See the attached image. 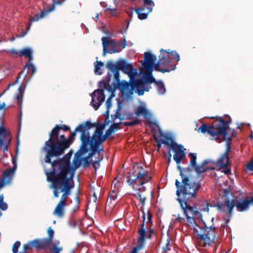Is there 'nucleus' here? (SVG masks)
Instances as JSON below:
<instances>
[{"label":"nucleus","mask_w":253,"mask_h":253,"mask_svg":"<svg viewBox=\"0 0 253 253\" xmlns=\"http://www.w3.org/2000/svg\"><path fill=\"white\" fill-rule=\"evenodd\" d=\"M106 67L108 69L111 73L114 75V80L113 83L118 85L121 82L120 79V70L112 61H109L106 64Z\"/></svg>","instance_id":"4be33fe9"},{"label":"nucleus","mask_w":253,"mask_h":253,"mask_svg":"<svg viewBox=\"0 0 253 253\" xmlns=\"http://www.w3.org/2000/svg\"><path fill=\"white\" fill-rule=\"evenodd\" d=\"M34 244L33 243V241H31L27 244L24 245L23 251H24V253H25L27 251L32 250Z\"/></svg>","instance_id":"37998d69"},{"label":"nucleus","mask_w":253,"mask_h":253,"mask_svg":"<svg viewBox=\"0 0 253 253\" xmlns=\"http://www.w3.org/2000/svg\"><path fill=\"white\" fill-rule=\"evenodd\" d=\"M113 43L110 45L111 48L109 49H107L106 53L112 54L115 53L119 52L121 49H118L117 48V42L116 41H114Z\"/></svg>","instance_id":"e433bc0d"},{"label":"nucleus","mask_w":253,"mask_h":253,"mask_svg":"<svg viewBox=\"0 0 253 253\" xmlns=\"http://www.w3.org/2000/svg\"><path fill=\"white\" fill-rule=\"evenodd\" d=\"M71 154L67 153L62 158L60 156H57L51 159L50 162H47L46 161V154L44 155V163L43 165L44 173L47 172L53 171L57 172V170H59V172H63V173H69L71 178L73 177L74 169L70 165V159Z\"/></svg>","instance_id":"39448f33"},{"label":"nucleus","mask_w":253,"mask_h":253,"mask_svg":"<svg viewBox=\"0 0 253 253\" xmlns=\"http://www.w3.org/2000/svg\"><path fill=\"white\" fill-rule=\"evenodd\" d=\"M25 67L27 69H31V77L33 76L36 73L37 69L36 67L32 63V61L29 62L28 64H26Z\"/></svg>","instance_id":"ea45409f"},{"label":"nucleus","mask_w":253,"mask_h":253,"mask_svg":"<svg viewBox=\"0 0 253 253\" xmlns=\"http://www.w3.org/2000/svg\"><path fill=\"white\" fill-rule=\"evenodd\" d=\"M95 126V123H92L90 121H87L84 123H83V125L76 129L77 130L79 129H84L83 135L80 137L81 145L80 149L76 153V155L78 157H80L88 151L89 144L93 143L100 146L104 142L103 139V131L101 130L96 129L93 135L92 136L89 135V130L91 127Z\"/></svg>","instance_id":"f03ea898"},{"label":"nucleus","mask_w":253,"mask_h":253,"mask_svg":"<svg viewBox=\"0 0 253 253\" xmlns=\"http://www.w3.org/2000/svg\"><path fill=\"white\" fill-rule=\"evenodd\" d=\"M68 196L67 195V194L64 193V192H63V194L61 196V198L59 201L60 202H61V203H64V204H66V201H67V198L68 197Z\"/></svg>","instance_id":"864d4df0"},{"label":"nucleus","mask_w":253,"mask_h":253,"mask_svg":"<svg viewBox=\"0 0 253 253\" xmlns=\"http://www.w3.org/2000/svg\"><path fill=\"white\" fill-rule=\"evenodd\" d=\"M152 215L150 211H149L147 212L148 221L146 222V224L150 227V228H151V225H152Z\"/></svg>","instance_id":"49530a36"},{"label":"nucleus","mask_w":253,"mask_h":253,"mask_svg":"<svg viewBox=\"0 0 253 253\" xmlns=\"http://www.w3.org/2000/svg\"><path fill=\"white\" fill-rule=\"evenodd\" d=\"M151 178L152 176L148 175L143 167L137 164L134 166L133 171L127 182L132 189H134L135 184L143 185L145 183L148 182Z\"/></svg>","instance_id":"0eeeda50"},{"label":"nucleus","mask_w":253,"mask_h":253,"mask_svg":"<svg viewBox=\"0 0 253 253\" xmlns=\"http://www.w3.org/2000/svg\"><path fill=\"white\" fill-rule=\"evenodd\" d=\"M230 151V146L229 145V144L226 143V150H225V152L223 153V154H224L226 156H229V153Z\"/></svg>","instance_id":"052dcab7"},{"label":"nucleus","mask_w":253,"mask_h":253,"mask_svg":"<svg viewBox=\"0 0 253 253\" xmlns=\"http://www.w3.org/2000/svg\"><path fill=\"white\" fill-rule=\"evenodd\" d=\"M61 3V2L60 0H54L53 4H52V5L51 7H49L47 9L43 8V10H42L41 11V12H40L39 13H37V14L35 15L33 17H31V18L29 19V22L28 23V24L27 25V31L25 33H24L21 36V37L24 36L26 34L27 31L30 30L32 22H37L39 20L45 17L49 13L53 11L55 9V5L60 4Z\"/></svg>","instance_id":"9b49d317"},{"label":"nucleus","mask_w":253,"mask_h":253,"mask_svg":"<svg viewBox=\"0 0 253 253\" xmlns=\"http://www.w3.org/2000/svg\"><path fill=\"white\" fill-rule=\"evenodd\" d=\"M54 232L53 230L51 228V227H48L47 230V234H48V237H46L45 238L50 243H51L53 236H54Z\"/></svg>","instance_id":"58836bf2"},{"label":"nucleus","mask_w":253,"mask_h":253,"mask_svg":"<svg viewBox=\"0 0 253 253\" xmlns=\"http://www.w3.org/2000/svg\"><path fill=\"white\" fill-rule=\"evenodd\" d=\"M109 116H107V118L105 119V122L103 124H105L106 125H108L110 123V120H108Z\"/></svg>","instance_id":"338daca9"},{"label":"nucleus","mask_w":253,"mask_h":253,"mask_svg":"<svg viewBox=\"0 0 253 253\" xmlns=\"http://www.w3.org/2000/svg\"><path fill=\"white\" fill-rule=\"evenodd\" d=\"M160 134L157 136L155 133L153 135V138L155 140L158 146V151H159L162 144H165L169 148L170 143L172 142L173 137L170 134L164 133L160 129H159Z\"/></svg>","instance_id":"4468645a"},{"label":"nucleus","mask_w":253,"mask_h":253,"mask_svg":"<svg viewBox=\"0 0 253 253\" xmlns=\"http://www.w3.org/2000/svg\"><path fill=\"white\" fill-rule=\"evenodd\" d=\"M91 104L95 110H97L105 100V95L103 89H98L94 91L92 95Z\"/></svg>","instance_id":"2eb2a0df"},{"label":"nucleus","mask_w":253,"mask_h":253,"mask_svg":"<svg viewBox=\"0 0 253 253\" xmlns=\"http://www.w3.org/2000/svg\"><path fill=\"white\" fill-rule=\"evenodd\" d=\"M111 77L112 75L110 74V73L108 72L106 77V81H102L100 82L98 85L100 87L103 85L105 89H107L109 92L111 93V95L114 96V93L116 89L118 88L117 87H118V85L113 83H112L113 86L110 84Z\"/></svg>","instance_id":"412c9836"},{"label":"nucleus","mask_w":253,"mask_h":253,"mask_svg":"<svg viewBox=\"0 0 253 253\" xmlns=\"http://www.w3.org/2000/svg\"><path fill=\"white\" fill-rule=\"evenodd\" d=\"M143 4L145 5H153L154 1L152 0H143Z\"/></svg>","instance_id":"680f3d73"},{"label":"nucleus","mask_w":253,"mask_h":253,"mask_svg":"<svg viewBox=\"0 0 253 253\" xmlns=\"http://www.w3.org/2000/svg\"><path fill=\"white\" fill-rule=\"evenodd\" d=\"M155 6L154 2L153 5H145L143 4L141 6L135 9V11L137 13L138 18L140 20H144L147 18L149 13L152 11L153 7Z\"/></svg>","instance_id":"aec40b11"},{"label":"nucleus","mask_w":253,"mask_h":253,"mask_svg":"<svg viewBox=\"0 0 253 253\" xmlns=\"http://www.w3.org/2000/svg\"><path fill=\"white\" fill-rule=\"evenodd\" d=\"M113 95H110V96L107 99L106 102V106L107 109H109L110 107L111 106V100L112 98L113 97Z\"/></svg>","instance_id":"603ef678"},{"label":"nucleus","mask_w":253,"mask_h":253,"mask_svg":"<svg viewBox=\"0 0 253 253\" xmlns=\"http://www.w3.org/2000/svg\"><path fill=\"white\" fill-rule=\"evenodd\" d=\"M83 125L82 124H80L74 130V131L72 132H71L70 135L69 136L68 138H67V140L63 142L62 143H61V144H59L58 149H62L63 148H67L68 149L73 140L75 139V136L76 135L77 132H80L81 133V135H83V129H79L78 130H76V129L80 127L81 126Z\"/></svg>","instance_id":"5701e85b"},{"label":"nucleus","mask_w":253,"mask_h":253,"mask_svg":"<svg viewBox=\"0 0 253 253\" xmlns=\"http://www.w3.org/2000/svg\"><path fill=\"white\" fill-rule=\"evenodd\" d=\"M33 243L34 247L38 250H44L51 244L45 238L33 240Z\"/></svg>","instance_id":"b1692460"},{"label":"nucleus","mask_w":253,"mask_h":253,"mask_svg":"<svg viewBox=\"0 0 253 253\" xmlns=\"http://www.w3.org/2000/svg\"><path fill=\"white\" fill-rule=\"evenodd\" d=\"M21 245L20 241H16L13 245L12 252L13 253H17L18 252V248Z\"/></svg>","instance_id":"c03bdc74"},{"label":"nucleus","mask_w":253,"mask_h":253,"mask_svg":"<svg viewBox=\"0 0 253 253\" xmlns=\"http://www.w3.org/2000/svg\"><path fill=\"white\" fill-rule=\"evenodd\" d=\"M105 126H106L105 124H99L97 126L96 125L95 127L96 128V129H97L98 130H101L103 131L105 127Z\"/></svg>","instance_id":"13d9d810"},{"label":"nucleus","mask_w":253,"mask_h":253,"mask_svg":"<svg viewBox=\"0 0 253 253\" xmlns=\"http://www.w3.org/2000/svg\"><path fill=\"white\" fill-rule=\"evenodd\" d=\"M115 64L120 70H121L124 73L128 74L131 79L135 76L136 71L131 64L127 63L125 60H121Z\"/></svg>","instance_id":"6ab92c4d"},{"label":"nucleus","mask_w":253,"mask_h":253,"mask_svg":"<svg viewBox=\"0 0 253 253\" xmlns=\"http://www.w3.org/2000/svg\"><path fill=\"white\" fill-rule=\"evenodd\" d=\"M208 163L207 160H205L201 164L197 165L194 168L195 171L197 172L198 175L202 173L203 172H206L210 169H213L214 168L212 167H209L207 166Z\"/></svg>","instance_id":"393cba45"},{"label":"nucleus","mask_w":253,"mask_h":253,"mask_svg":"<svg viewBox=\"0 0 253 253\" xmlns=\"http://www.w3.org/2000/svg\"><path fill=\"white\" fill-rule=\"evenodd\" d=\"M229 156H226L223 154L220 156L216 164L220 168H227L229 165Z\"/></svg>","instance_id":"a878e982"},{"label":"nucleus","mask_w":253,"mask_h":253,"mask_svg":"<svg viewBox=\"0 0 253 253\" xmlns=\"http://www.w3.org/2000/svg\"><path fill=\"white\" fill-rule=\"evenodd\" d=\"M147 73L143 79L136 80V82L133 85L139 88L137 90V94L138 95H143L145 91H149L152 88L151 84L152 83L155 84L158 81L152 76V73Z\"/></svg>","instance_id":"6e6552de"},{"label":"nucleus","mask_w":253,"mask_h":253,"mask_svg":"<svg viewBox=\"0 0 253 253\" xmlns=\"http://www.w3.org/2000/svg\"><path fill=\"white\" fill-rule=\"evenodd\" d=\"M146 200V197H140V198L139 199L140 203L142 206H144L145 205Z\"/></svg>","instance_id":"0e129e2a"},{"label":"nucleus","mask_w":253,"mask_h":253,"mask_svg":"<svg viewBox=\"0 0 253 253\" xmlns=\"http://www.w3.org/2000/svg\"><path fill=\"white\" fill-rule=\"evenodd\" d=\"M170 245V239L168 238L167 240V243H166L165 246L163 248V250L164 252H167L168 251H169L170 250L169 247Z\"/></svg>","instance_id":"3c124183"},{"label":"nucleus","mask_w":253,"mask_h":253,"mask_svg":"<svg viewBox=\"0 0 253 253\" xmlns=\"http://www.w3.org/2000/svg\"><path fill=\"white\" fill-rule=\"evenodd\" d=\"M176 69V65L172 64L171 58L168 55H159V60L154 66V69L158 72L165 73L173 71Z\"/></svg>","instance_id":"1a4fd4ad"},{"label":"nucleus","mask_w":253,"mask_h":253,"mask_svg":"<svg viewBox=\"0 0 253 253\" xmlns=\"http://www.w3.org/2000/svg\"><path fill=\"white\" fill-rule=\"evenodd\" d=\"M169 148L174 153L173 159L177 165V169L182 178L181 182L177 179L175 180L177 201L186 217L188 223L193 227L199 226L201 230V233L198 234L197 242L199 245L203 247L207 245H211L216 238L215 228L212 225L208 226L205 223L199 226L196 224L195 218L196 215H201V212L197 209V193L201 187V183L199 181H194L191 177L185 175L183 171L186 169L179 165L182 160L186 159V149L184 146L177 143L173 138Z\"/></svg>","instance_id":"f257e3e1"},{"label":"nucleus","mask_w":253,"mask_h":253,"mask_svg":"<svg viewBox=\"0 0 253 253\" xmlns=\"http://www.w3.org/2000/svg\"><path fill=\"white\" fill-rule=\"evenodd\" d=\"M61 129H62L64 131H67L70 130V127L65 125H61V126L56 125L51 130L52 135L57 137L58 132H60Z\"/></svg>","instance_id":"c85d7f7f"},{"label":"nucleus","mask_w":253,"mask_h":253,"mask_svg":"<svg viewBox=\"0 0 253 253\" xmlns=\"http://www.w3.org/2000/svg\"><path fill=\"white\" fill-rule=\"evenodd\" d=\"M107 10H109L110 13L113 16H115L117 15V12L115 9L108 8Z\"/></svg>","instance_id":"bf43d9fd"},{"label":"nucleus","mask_w":253,"mask_h":253,"mask_svg":"<svg viewBox=\"0 0 253 253\" xmlns=\"http://www.w3.org/2000/svg\"><path fill=\"white\" fill-rule=\"evenodd\" d=\"M60 132H58L57 137H55L51 134V131L49 134V138L45 141L43 146L41 148V152L46 154V161L50 162V160L53 157L62 156L67 148L58 149L59 144L67 140L64 134L60 135Z\"/></svg>","instance_id":"423d86ee"},{"label":"nucleus","mask_w":253,"mask_h":253,"mask_svg":"<svg viewBox=\"0 0 253 253\" xmlns=\"http://www.w3.org/2000/svg\"><path fill=\"white\" fill-rule=\"evenodd\" d=\"M140 123V120L138 119H135L133 120L131 122H124L123 123V125L125 126H135Z\"/></svg>","instance_id":"a19ab883"},{"label":"nucleus","mask_w":253,"mask_h":253,"mask_svg":"<svg viewBox=\"0 0 253 253\" xmlns=\"http://www.w3.org/2000/svg\"><path fill=\"white\" fill-rule=\"evenodd\" d=\"M104 63L102 61H96V64L94 67V73L96 75H100L103 72L101 69V67L103 66Z\"/></svg>","instance_id":"4c0bfd02"},{"label":"nucleus","mask_w":253,"mask_h":253,"mask_svg":"<svg viewBox=\"0 0 253 253\" xmlns=\"http://www.w3.org/2000/svg\"><path fill=\"white\" fill-rule=\"evenodd\" d=\"M121 110V107L120 105H119L118 106V109L115 113V115L114 116V117H112V119L113 120H115L116 119H119L120 120H122L123 119L121 118V115L120 114V111Z\"/></svg>","instance_id":"a18cd8bd"},{"label":"nucleus","mask_w":253,"mask_h":253,"mask_svg":"<svg viewBox=\"0 0 253 253\" xmlns=\"http://www.w3.org/2000/svg\"><path fill=\"white\" fill-rule=\"evenodd\" d=\"M148 233H149V234L148 235L147 238L149 239H151L153 235L156 234L155 232L154 231V230L153 229H151V228L149 230Z\"/></svg>","instance_id":"4d7b16f0"},{"label":"nucleus","mask_w":253,"mask_h":253,"mask_svg":"<svg viewBox=\"0 0 253 253\" xmlns=\"http://www.w3.org/2000/svg\"><path fill=\"white\" fill-rule=\"evenodd\" d=\"M136 116H139L142 115L143 117L147 119L150 116V114L147 109L144 106H138L135 112Z\"/></svg>","instance_id":"2f4dec72"},{"label":"nucleus","mask_w":253,"mask_h":253,"mask_svg":"<svg viewBox=\"0 0 253 253\" xmlns=\"http://www.w3.org/2000/svg\"><path fill=\"white\" fill-rule=\"evenodd\" d=\"M137 233L139 236L137 240V245L132 248L130 253H138L140 250L145 247L146 238L145 224H141L140 229L137 231Z\"/></svg>","instance_id":"ddd939ff"},{"label":"nucleus","mask_w":253,"mask_h":253,"mask_svg":"<svg viewBox=\"0 0 253 253\" xmlns=\"http://www.w3.org/2000/svg\"><path fill=\"white\" fill-rule=\"evenodd\" d=\"M217 210L221 212H223L228 217L231 218L233 215V210L235 207L234 201L226 199L224 202H218L216 204Z\"/></svg>","instance_id":"f8f14e48"},{"label":"nucleus","mask_w":253,"mask_h":253,"mask_svg":"<svg viewBox=\"0 0 253 253\" xmlns=\"http://www.w3.org/2000/svg\"><path fill=\"white\" fill-rule=\"evenodd\" d=\"M100 161H101V160H98L97 161H95L93 163V167L95 169H96L98 168V166L99 165V163H100Z\"/></svg>","instance_id":"e2e57ef3"},{"label":"nucleus","mask_w":253,"mask_h":253,"mask_svg":"<svg viewBox=\"0 0 253 253\" xmlns=\"http://www.w3.org/2000/svg\"><path fill=\"white\" fill-rule=\"evenodd\" d=\"M230 123V121H226L222 117H219L211 125H202L199 128V131L204 134L207 132L212 137V139L217 140L219 143L221 142L219 136L222 135L227 140V143L229 144L232 141L231 137H227Z\"/></svg>","instance_id":"20e7f679"},{"label":"nucleus","mask_w":253,"mask_h":253,"mask_svg":"<svg viewBox=\"0 0 253 253\" xmlns=\"http://www.w3.org/2000/svg\"><path fill=\"white\" fill-rule=\"evenodd\" d=\"M117 197V194L116 191L111 190L109 193V199L107 201V203L111 202V200H115Z\"/></svg>","instance_id":"79ce46f5"},{"label":"nucleus","mask_w":253,"mask_h":253,"mask_svg":"<svg viewBox=\"0 0 253 253\" xmlns=\"http://www.w3.org/2000/svg\"><path fill=\"white\" fill-rule=\"evenodd\" d=\"M230 171H231L230 169V168H229V169H228V168H227V169H226V170L224 171V173H225V174H227L230 173Z\"/></svg>","instance_id":"774afa93"},{"label":"nucleus","mask_w":253,"mask_h":253,"mask_svg":"<svg viewBox=\"0 0 253 253\" xmlns=\"http://www.w3.org/2000/svg\"><path fill=\"white\" fill-rule=\"evenodd\" d=\"M189 156L191 158V160L190 162L189 166L187 168V169H185L186 170L183 171V172L186 171H188L189 170V168L192 167V168H194L197 166V154L196 153H190L189 154Z\"/></svg>","instance_id":"72a5a7b5"},{"label":"nucleus","mask_w":253,"mask_h":253,"mask_svg":"<svg viewBox=\"0 0 253 253\" xmlns=\"http://www.w3.org/2000/svg\"><path fill=\"white\" fill-rule=\"evenodd\" d=\"M235 207L240 212L247 211L251 205H253V195L240 200L234 201Z\"/></svg>","instance_id":"a211bd4d"},{"label":"nucleus","mask_w":253,"mask_h":253,"mask_svg":"<svg viewBox=\"0 0 253 253\" xmlns=\"http://www.w3.org/2000/svg\"><path fill=\"white\" fill-rule=\"evenodd\" d=\"M170 51L169 49L168 50H164L163 49H161L160 50L161 54L160 55H168V57H169L170 58V55H171L170 54Z\"/></svg>","instance_id":"09e8293b"},{"label":"nucleus","mask_w":253,"mask_h":253,"mask_svg":"<svg viewBox=\"0 0 253 253\" xmlns=\"http://www.w3.org/2000/svg\"><path fill=\"white\" fill-rule=\"evenodd\" d=\"M133 196L136 197V198H140L141 197V194H140V192H136V194H134Z\"/></svg>","instance_id":"69168bd1"},{"label":"nucleus","mask_w":253,"mask_h":253,"mask_svg":"<svg viewBox=\"0 0 253 253\" xmlns=\"http://www.w3.org/2000/svg\"><path fill=\"white\" fill-rule=\"evenodd\" d=\"M113 132L112 131V130L110 128H109L106 131L104 135V136L103 137V139H104V141L107 139L108 137H109L111 135V134Z\"/></svg>","instance_id":"8fccbe9b"},{"label":"nucleus","mask_w":253,"mask_h":253,"mask_svg":"<svg viewBox=\"0 0 253 253\" xmlns=\"http://www.w3.org/2000/svg\"><path fill=\"white\" fill-rule=\"evenodd\" d=\"M68 173H63V172H54V171L47 172L45 173L46 180L51 183V188L53 189V193L55 198H58L61 192L65 193L68 196L71 194V190L74 187V181L71 175L68 177Z\"/></svg>","instance_id":"7ed1b4c3"},{"label":"nucleus","mask_w":253,"mask_h":253,"mask_svg":"<svg viewBox=\"0 0 253 253\" xmlns=\"http://www.w3.org/2000/svg\"><path fill=\"white\" fill-rule=\"evenodd\" d=\"M32 50L29 47H25L19 51V56H25L29 58V62L33 60Z\"/></svg>","instance_id":"7c9ffc66"},{"label":"nucleus","mask_w":253,"mask_h":253,"mask_svg":"<svg viewBox=\"0 0 253 253\" xmlns=\"http://www.w3.org/2000/svg\"><path fill=\"white\" fill-rule=\"evenodd\" d=\"M121 123L119 122L118 123H114L110 126V128L114 132L115 130L119 129V126L121 125Z\"/></svg>","instance_id":"de8ad7c7"},{"label":"nucleus","mask_w":253,"mask_h":253,"mask_svg":"<svg viewBox=\"0 0 253 253\" xmlns=\"http://www.w3.org/2000/svg\"><path fill=\"white\" fill-rule=\"evenodd\" d=\"M114 40H110L108 37H103L102 39V44L103 47V55L105 56L106 51H107V47L110 46L112 43H113V41Z\"/></svg>","instance_id":"473e14b6"},{"label":"nucleus","mask_w":253,"mask_h":253,"mask_svg":"<svg viewBox=\"0 0 253 253\" xmlns=\"http://www.w3.org/2000/svg\"><path fill=\"white\" fill-rule=\"evenodd\" d=\"M89 146H90V152L88 154V156H86V157L90 160H91V158L96 153H97L98 155H99L101 151H104L102 145L101 146V148H100L99 146H98L96 144H94L93 143L89 144Z\"/></svg>","instance_id":"bb28decb"},{"label":"nucleus","mask_w":253,"mask_h":253,"mask_svg":"<svg viewBox=\"0 0 253 253\" xmlns=\"http://www.w3.org/2000/svg\"><path fill=\"white\" fill-rule=\"evenodd\" d=\"M19 90V94L16 95V99H17V104L20 109H21L22 104V100L23 97L24 91L22 90L21 86H19L18 88Z\"/></svg>","instance_id":"c9c22d12"},{"label":"nucleus","mask_w":253,"mask_h":253,"mask_svg":"<svg viewBox=\"0 0 253 253\" xmlns=\"http://www.w3.org/2000/svg\"><path fill=\"white\" fill-rule=\"evenodd\" d=\"M66 204L59 202L53 211V214L59 217H63L64 215V208Z\"/></svg>","instance_id":"cd10ccee"},{"label":"nucleus","mask_w":253,"mask_h":253,"mask_svg":"<svg viewBox=\"0 0 253 253\" xmlns=\"http://www.w3.org/2000/svg\"><path fill=\"white\" fill-rule=\"evenodd\" d=\"M155 85L156 86L157 92L159 94L162 95L166 92V89L164 84L162 81H158L156 83Z\"/></svg>","instance_id":"f704fd0d"},{"label":"nucleus","mask_w":253,"mask_h":253,"mask_svg":"<svg viewBox=\"0 0 253 253\" xmlns=\"http://www.w3.org/2000/svg\"><path fill=\"white\" fill-rule=\"evenodd\" d=\"M170 54L172 55L174 58L176 60V61H179L180 60V57L178 55V53L175 51H170Z\"/></svg>","instance_id":"6e6d98bb"},{"label":"nucleus","mask_w":253,"mask_h":253,"mask_svg":"<svg viewBox=\"0 0 253 253\" xmlns=\"http://www.w3.org/2000/svg\"><path fill=\"white\" fill-rule=\"evenodd\" d=\"M144 58L145 60L142 63V65L147 72L152 73L156 64L155 63L157 60V57L155 55L146 52L144 53Z\"/></svg>","instance_id":"f3484780"},{"label":"nucleus","mask_w":253,"mask_h":253,"mask_svg":"<svg viewBox=\"0 0 253 253\" xmlns=\"http://www.w3.org/2000/svg\"><path fill=\"white\" fill-rule=\"evenodd\" d=\"M12 163L13 164V168L5 170L3 171L2 177L0 180V189L2 188L6 184H8L11 180L12 176L17 168L16 161L14 158L12 159Z\"/></svg>","instance_id":"dca6fc26"},{"label":"nucleus","mask_w":253,"mask_h":253,"mask_svg":"<svg viewBox=\"0 0 253 253\" xmlns=\"http://www.w3.org/2000/svg\"><path fill=\"white\" fill-rule=\"evenodd\" d=\"M8 52L10 53L11 54L14 55V56H19V51H17V50L12 48L8 50Z\"/></svg>","instance_id":"5fc2aeb1"},{"label":"nucleus","mask_w":253,"mask_h":253,"mask_svg":"<svg viewBox=\"0 0 253 253\" xmlns=\"http://www.w3.org/2000/svg\"><path fill=\"white\" fill-rule=\"evenodd\" d=\"M84 154H83L80 157H78L77 155H76V154H75L76 156L77 157L78 159H79V160L78 161H77L75 163V166L76 167V168H79L80 165H81V162L82 161H83V166L84 167V168H86V167H88L89 166V164L91 163H92V160H90L88 158H87L86 157H84V158H81V157Z\"/></svg>","instance_id":"c756f323"},{"label":"nucleus","mask_w":253,"mask_h":253,"mask_svg":"<svg viewBox=\"0 0 253 253\" xmlns=\"http://www.w3.org/2000/svg\"><path fill=\"white\" fill-rule=\"evenodd\" d=\"M136 82V80L133 81L130 83L123 80L121 82L117 88L120 90L122 96L124 98H129L133 94V91L137 93V90L138 89V87L134 86V84Z\"/></svg>","instance_id":"9d476101"}]
</instances>
